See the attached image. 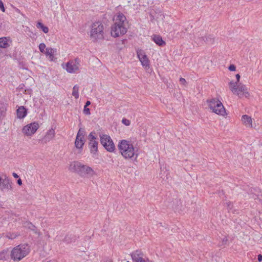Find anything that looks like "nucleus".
Wrapping results in <instances>:
<instances>
[{
    "label": "nucleus",
    "mask_w": 262,
    "mask_h": 262,
    "mask_svg": "<svg viewBox=\"0 0 262 262\" xmlns=\"http://www.w3.org/2000/svg\"><path fill=\"white\" fill-rule=\"evenodd\" d=\"M69 170L83 178L92 177L95 174V172L91 167L82 164L78 161L71 162L69 166Z\"/></svg>",
    "instance_id": "f257e3e1"
},
{
    "label": "nucleus",
    "mask_w": 262,
    "mask_h": 262,
    "mask_svg": "<svg viewBox=\"0 0 262 262\" xmlns=\"http://www.w3.org/2000/svg\"><path fill=\"white\" fill-rule=\"evenodd\" d=\"M126 17L122 13H119L117 16L116 23L112 27L111 35L117 37L122 36L127 32V29L124 26Z\"/></svg>",
    "instance_id": "f03ea898"
},
{
    "label": "nucleus",
    "mask_w": 262,
    "mask_h": 262,
    "mask_svg": "<svg viewBox=\"0 0 262 262\" xmlns=\"http://www.w3.org/2000/svg\"><path fill=\"white\" fill-rule=\"evenodd\" d=\"M118 147L121 155L125 159H131L136 155V158L138 154H136L133 145L129 141L126 140H121Z\"/></svg>",
    "instance_id": "7ed1b4c3"
},
{
    "label": "nucleus",
    "mask_w": 262,
    "mask_h": 262,
    "mask_svg": "<svg viewBox=\"0 0 262 262\" xmlns=\"http://www.w3.org/2000/svg\"><path fill=\"white\" fill-rule=\"evenodd\" d=\"M30 252L28 245H19L11 251V257L14 260L19 261L25 257Z\"/></svg>",
    "instance_id": "20e7f679"
},
{
    "label": "nucleus",
    "mask_w": 262,
    "mask_h": 262,
    "mask_svg": "<svg viewBox=\"0 0 262 262\" xmlns=\"http://www.w3.org/2000/svg\"><path fill=\"white\" fill-rule=\"evenodd\" d=\"M229 87L231 91L239 98H242L244 96L248 98L250 96L246 85L242 83L237 84V82L231 81L229 82Z\"/></svg>",
    "instance_id": "39448f33"
},
{
    "label": "nucleus",
    "mask_w": 262,
    "mask_h": 262,
    "mask_svg": "<svg viewBox=\"0 0 262 262\" xmlns=\"http://www.w3.org/2000/svg\"><path fill=\"white\" fill-rule=\"evenodd\" d=\"M207 102L212 112L223 116L226 114L225 108L219 100L213 98L209 100H208Z\"/></svg>",
    "instance_id": "423d86ee"
},
{
    "label": "nucleus",
    "mask_w": 262,
    "mask_h": 262,
    "mask_svg": "<svg viewBox=\"0 0 262 262\" xmlns=\"http://www.w3.org/2000/svg\"><path fill=\"white\" fill-rule=\"evenodd\" d=\"M104 27L99 21L93 23L91 26V38L95 40L104 38Z\"/></svg>",
    "instance_id": "0eeeda50"
},
{
    "label": "nucleus",
    "mask_w": 262,
    "mask_h": 262,
    "mask_svg": "<svg viewBox=\"0 0 262 262\" xmlns=\"http://www.w3.org/2000/svg\"><path fill=\"white\" fill-rule=\"evenodd\" d=\"M100 142L105 149L109 152H113L115 149V145L111 138L107 135H100Z\"/></svg>",
    "instance_id": "6e6552de"
},
{
    "label": "nucleus",
    "mask_w": 262,
    "mask_h": 262,
    "mask_svg": "<svg viewBox=\"0 0 262 262\" xmlns=\"http://www.w3.org/2000/svg\"><path fill=\"white\" fill-rule=\"evenodd\" d=\"M195 42L198 45H202L204 42L207 44H212L214 42V38L211 35H205L203 32L194 36Z\"/></svg>",
    "instance_id": "1a4fd4ad"
},
{
    "label": "nucleus",
    "mask_w": 262,
    "mask_h": 262,
    "mask_svg": "<svg viewBox=\"0 0 262 262\" xmlns=\"http://www.w3.org/2000/svg\"><path fill=\"white\" fill-rule=\"evenodd\" d=\"M12 189V183L9 178L6 176H0V190L3 192H7Z\"/></svg>",
    "instance_id": "9d476101"
},
{
    "label": "nucleus",
    "mask_w": 262,
    "mask_h": 262,
    "mask_svg": "<svg viewBox=\"0 0 262 262\" xmlns=\"http://www.w3.org/2000/svg\"><path fill=\"white\" fill-rule=\"evenodd\" d=\"M96 133L95 132H91L89 136V146L90 151L93 154H96L98 151V142L96 141L97 138L94 135Z\"/></svg>",
    "instance_id": "9b49d317"
},
{
    "label": "nucleus",
    "mask_w": 262,
    "mask_h": 262,
    "mask_svg": "<svg viewBox=\"0 0 262 262\" xmlns=\"http://www.w3.org/2000/svg\"><path fill=\"white\" fill-rule=\"evenodd\" d=\"M39 125L37 122H34L31 123L26 126L23 128V133L24 135L27 136H30L33 135L39 128Z\"/></svg>",
    "instance_id": "f8f14e48"
},
{
    "label": "nucleus",
    "mask_w": 262,
    "mask_h": 262,
    "mask_svg": "<svg viewBox=\"0 0 262 262\" xmlns=\"http://www.w3.org/2000/svg\"><path fill=\"white\" fill-rule=\"evenodd\" d=\"M79 60L76 58L74 60H70L66 64L65 67H63V68L65 69L68 73H74L79 70Z\"/></svg>",
    "instance_id": "ddd939ff"
},
{
    "label": "nucleus",
    "mask_w": 262,
    "mask_h": 262,
    "mask_svg": "<svg viewBox=\"0 0 262 262\" xmlns=\"http://www.w3.org/2000/svg\"><path fill=\"white\" fill-rule=\"evenodd\" d=\"M55 129L52 128L47 132L44 137L42 138L41 141L44 143H47L53 139L55 137Z\"/></svg>",
    "instance_id": "4468645a"
},
{
    "label": "nucleus",
    "mask_w": 262,
    "mask_h": 262,
    "mask_svg": "<svg viewBox=\"0 0 262 262\" xmlns=\"http://www.w3.org/2000/svg\"><path fill=\"white\" fill-rule=\"evenodd\" d=\"M23 226L25 228L32 231L34 233L37 234L38 236L41 235L37 227L30 222H25L24 223Z\"/></svg>",
    "instance_id": "2eb2a0df"
},
{
    "label": "nucleus",
    "mask_w": 262,
    "mask_h": 262,
    "mask_svg": "<svg viewBox=\"0 0 262 262\" xmlns=\"http://www.w3.org/2000/svg\"><path fill=\"white\" fill-rule=\"evenodd\" d=\"M17 116L19 119L25 118L27 114V110L23 106L18 107L16 111Z\"/></svg>",
    "instance_id": "dca6fc26"
},
{
    "label": "nucleus",
    "mask_w": 262,
    "mask_h": 262,
    "mask_svg": "<svg viewBox=\"0 0 262 262\" xmlns=\"http://www.w3.org/2000/svg\"><path fill=\"white\" fill-rule=\"evenodd\" d=\"M242 121L243 124L247 127H252V120L251 117L244 115L242 117Z\"/></svg>",
    "instance_id": "f3484780"
},
{
    "label": "nucleus",
    "mask_w": 262,
    "mask_h": 262,
    "mask_svg": "<svg viewBox=\"0 0 262 262\" xmlns=\"http://www.w3.org/2000/svg\"><path fill=\"white\" fill-rule=\"evenodd\" d=\"M84 138L76 137L75 141V146L77 148L80 149V150H82L83 146L84 144V141L83 140Z\"/></svg>",
    "instance_id": "a211bd4d"
},
{
    "label": "nucleus",
    "mask_w": 262,
    "mask_h": 262,
    "mask_svg": "<svg viewBox=\"0 0 262 262\" xmlns=\"http://www.w3.org/2000/svg\"><path fill=\"white\" fill-rule=\"evenodd\" d=\"M153 41L159 46H163L165 45V42L163 40L162 38L160 35H154L152 36Z\"/></svg>",
    "instance_id": "6ab92c4d"
},
{
    "label": "nucleus",
    "mask_w": 262,
    "mask_h": 262,
    "mask_svg": "<svg viewBox=\"0 0 262 262\" xmlns=\"http://www.w3.org/2000/svg\"><path fill=\"white\" fill-rule=\"evenodd\" d=\"M56 51V49H53L51 48H48L46 50V52L45 53L47 56H49V58L51 61H54V53Z\"/></svg>",
    "instance_id": "aec40b11"
},
{
    "label": "nucleus",
    "mask_w": 262,
    "mask_h": 262,
    "mask_svg": "<svg viewBox=\"0 0 262 262\" xmlns=\"http://www.w3.org/2000/svg\"><path fill=\"white\" fill-rule=\"evenodd\" d=\"M9 39L6 37L0 38V48H7L9 47Z\"/></svg>",
    "instance_id": "412c9836"
},
{
    "label": "nucleus",
    "mask_w": 262,
    "mask_h": 262,
    "mask_svg": "<svg viewBox=\"0 0 262 262\" xmlns=\"http://www.w3.org/2000/svg\"><path fill=\"white\" fill-rule=\"evenodd\" d=\"M63 241L66 243L69 244L73 242H75V237L71 234H68L65 236Z\"/></svg>",
    "instance_id": "4be33fe9"
},
{
    "label": "nucleus",
    "mask_w": 262,
    "mask_h": 262,
    "mask_svg": "<svg viewBox=\"0 0 262 262\" xmlns=\"http://www.w3.org/2000/svg\"><path fill=\"white\" fill-rule=\"evenodd\" d=\"M36 27L38 29H40L45 33H47L49 32V29L47 27L43 25V24L40 22H38L36 24Z\"/></svg>",
    "instance_id": "5701e85b"
},
{
    "label": "nucleus",
    "mask_w": 262,
    "mask_h": 262,
    "mask_svg": "<svg viewBox=\"0 0 262 262\" xmlns=\"http://www.w3.org/2000/svg\"><path fill=\"white\" fill-rule=\"evenodd\" d=\"M79 87L77 85L74 86L73 88L72 95L76 98L77 99L79 97Z\"/></svg>",
    "instance_id": "b1692460"
},
{
    "label": "nucleus",
    "mask_w": 262,
    "mask_h": 262,
    "mask_svg": "<svg viewBox=\"0 0 262 262\" xmlns=\"http://www.w3.org/2000/svg\"><path fill=\"white\" fill-rule=\"evenodd\" d=\"M142 65L144 67H148L149 66V60L147 57V56H144L143 58L140 59Z\"/></svg>",
    "instance_id": "393cba45"
},
{
    "label": "nucleus",
    "mask_w": 262,
    "mask_h": 262,
    "mask_svg": "<svg viewBox=\"0 0 262 262\" xmlns=\"http://www.w3.org/2000/svg\"><path fill=\"white\" fill-rule=\"evenodd\" d=\"M46 45L44 43H41L39 45V49L41 53H45Z\"/></svg>",
    "instance_id": "a878e982"
},
{
    "label": "nucleus",
    "mask_w": 262,
    "mask_h": 262,
    "mask_svg": "<svg viewBox=\"0 0 262 262\" xmlns=\"http://www.w3.org/2000/svg\"><path fill=\"white\" fill-rule=\"evenodd\" d=\"M84 130L80 128L78 132L76 137H78L79 135V137L84 138Z\"/></svg>",
    "instance_id": "bb28decb"
},
{
    "label": "nucleus",
    "mask_w": 262,
    "mask_h": 262,
    "mask_svg": "<svg viewBox=\"0 0 262 262\" xmlns=\"http://www.w3.org/2000/svg\"><path fill=\"white\" fill-rule=\"evenodd\" d=\"M137 55H138V57L139 60L141 58H143L144 56H146V55H145L144 54V53L141 50L137 51Z\"/></svg>",
    "instance_id": "cd10ccee"
},
{
    "label": "nucleus",
    "mask_w": 262,
    "mask_h": 262,
    "mask_svg": "<svg viewBox=\"0 0 262 262\" xmlns=\"http://www.w3.org/2000/svg\"><path fill=\"white\" fill-rule=\"evenodd\" d=\"M83 113L84 114L89 115H90V110L87 106H84L83 109Z\"/></svg>",
    "instance_id": "c85d7f7f"
},
{
    "label": "nucleus",
    "mask_w": 262,
    "mask_h": 262,
    "mask_svg": "<svg viewBox=\"0 0 262 262\" xmlns=\"http://www.w3.org/2000/svg\"><path fill=\"white\" fill-rule=\"evenodd\" d=\"M122 123H123L124 125H125L126 126H128L130 124V121L129 120H127L125 118H124L122 120Z\"/></svg>",
    "instance_id": "c756f323"
},
{
    "label": "nucleus",
    "mask_w": 262,
    "mask_h": 262,
    "mask_svg": "<svg viewBox=\"0 0 262 262\" xmlns=\"http://www.w3.org/2000/svg\"><path fill=\"white\" fill-rule=\"evenodd\" d=\"M6 253L4 252L0 253V259L3 260L6 259Z\"/></svg>",
    "instance_id": "7c9ffc66"
},
{
    "label": "nucleus",
    "mask_w": 262,
    "mask_h": 262,
    "mask_svg": "<svg viewBox=\"0 0 262 262\" xmlns=\"http://www.w3.org/2000/svg\"><path fill=\"white\" fill-rule=\"evenodd\" d=\"M228 69L231 71H234L236 70V67L234 64H231L229 66Z\"/></svg>",
    "instance_id": "2f4dec72"
},
{
    "label": "nucleus",
    "mask_w": 262,
    "mask_h": 262,
    "mask_svg": "<svg viewBox=\"0 0 262 262\" xmlns=\"http://www.w3.org/2000/svg\"><path fill=\"white\" fill-rule=\"evenodd\" d=\"M0 9L3 12H5V9L4 6V4L1 0H0Z\"/></svg>",
    "instance_id": "473e14b6"
},
{
    "label": "nucleus",
    "mask_w": 262,
    "mask_h": 262,
    "mask_svg": "<svg viewBox=\"0 0 262 262\" xmlns=\"http://www.w3.org/2000/svg\"><path fill=\"white\" fill-rule=\"evenodd\" d=\"M226 204L227 205V206L228 207V209L230 210L232 207V204L230 202H227L226 203Z\"/></svg>",
    "instance_id": "72a5a7b5"
},
{
    "label": "nucleus",
    "mask_w": 262,
    "mask_h": 262,
    "mask_svg": "<svg viewBox=\"0 0 262 262\" xmlns=\"http://www.w3.org/2000/svg\"><path fill=\"white\" fill-rule=\"evenodd\" d=\"M180 81L181 84L184 85H185L187 83L186 80L183 78H180Z\"/></svg>",
    "instance_id": "f704fd0d"
},
{
    "label": "nucleus",
    "mask_w": 262,
    "mask_h": 262,
    "mask_svg": "<svg viewBox=\"0 0 262 262\" xmlns=\"http://www.w3.org/2000/svg\"><path fill=\"white\" fill-rule=\"evenodd\" d=\"M240 78H241V76L239 74H237L236 75V81L235 82H237V84L239 83V82Z\"/></svg>",
    "instance_id": "c9c22d12"
},
{
    "label": "nucleus",
    "mask_w": 262,
    "mask_h": 262,
    "mask_svg": "<svg viewBox=\"0 0 262 262\" xmlns=\"http://www.w3.org/2000/svg\"><path fill=\"white\" fill-rule=\"evenodd\" d=\"M228 241V238L227 237H224L222 239V245H225L226 244L227 242Z\"/></svg>",
    "instance_id": "e433bc0d"
},
{
    "label": "nucleus",
    "mask_w": 262,
    "mask_h": 262,
    "mask_svg": "<svg viewBox=\"0 0 262 262\" xmlns=\"http://www.w3.org/2000/svg\"><path fill=\"white\" fill-rule=\"evenodd\" d=\"M257 259L258 261H261L262 260V255L259 254L258 255Z\"/></svg>",
    "instance_id": "4c0bfd02"
},
{
    "label": "nucleus",
    "mask_w": 262,
    "mask_h": 262,
    "mask_svg": "<svg viewBox=\"0 0 262 262\" xmlns=\"http://www.w3.org/2000/svg\"><path fill=\"white\" fill-rule=\"evenodd\" d=\"M17 184L19 185H21L22 184V181L20 179H19L17 181Z\"/></svg>",
    "instance_id": "58836bf2"
},
{
    "label": "nucleus",
    "mask_w": 262,
    "mask_h": 262,
    "mask_svg": "<svg viewBox=\"0 0 262 262\" xmlns=\"http://www.w3.org/2000/svg\"><path fill=\"white\" fill-rule=\"evenodd\" d=\"M91 104V102L90 101H87L85 103V104L84 105V106H88L89 105H90Z\"/></svg>",
    "instance_id": "ea45409f"
},
{
    "label": "nucleus",
    "mask_w": 262,
    "mask_h": 262,
    "mask_svg": "<svg viewBox=\"0 0 262 262\" xmlns=\"http://www.w3.org/2000/svg\"><path fill=\"white\" fill-rule=\"evenodd\" d=\"M13 176L15 178H18V176L15 172H13Z\"/></svg>",
    "instance_id": "a19ab883"
},
{
    "label": "nucleus",
    "mask_w": 262,
    "mask_h": 262,
    "mask_svg": "<svg viewBox=\"0 0 262 262\" xmlns=\"http://www.w3.org/2000/svg\"><path fill=\"white\" fill-rule=\"evenodd\" d=\"M106 262H113V261L111 260H107Z\"/></svg>",
    "instance_id": "79ce46f5"
}]
</instances>
